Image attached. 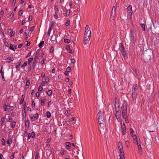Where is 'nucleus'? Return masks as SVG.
<instances>
[{"instance_id": "obj_23", "label": "nucleus", "mask_w": 159, "mask_h": 159, "mask_svg": "<svg viewBox=\"0 0 159 159\" xmlns=\"http://www.w3.org/2000/svg\"><path fill=\"white\" fill-rule=\"evenodd\" d=\"M45 100V98L44 97H43L42 98L41 102L42 106H43L44 104V101Z\"/></svg>"}, {"instance_id": "obj_50", "label": "nucleus", "mask_w": 159, "mask_h": 159, "mask_svg": "<svg viewBox=\"0 0 159 159\" xmlns=\"http://www.w3.org/2000/svg\"><path fill=\"white\" fill-rule=\"evenodd\" d=\"M58 13H55L54 15V17L55 19H57L58 18Z\"/></svg>"}, {"instance_id": "obj_41", "label": "nucleus", "mask_w": 159, "mask_h": 159, "mask_svg": "<svg viewBox=\"0 0 159 159\" xmlns=\"http://www.w3.org/2000/svg\"><path fill=\"white\" fill-rule=\"evenodd\" d=\"M33 58H30L28 59V64L29 65H30V63L31 62V61L33 60Z\"/></svg>"}, {"instance_id": "obj_54", "label": "nucleus", "mask_w": 159, "mask_h": 159, "mask_svg": "<svg viewBox=\"0 0 159 159\" xmlns=\"http://www.w3.org/2000/svg\"><path fill=\"white\" fill-rule=\"evenodd\" d=\"M71 62L72 63H74L75 62V60L74 59L71 58L70 59Z\"/></svg>"}, {"instance_id": "obj_9", "label": "nucleus", "mask_w": 159, "mask_h": 159, "mask_svg": "<svg viewBox=\"0 0 159 159\" xmlns=\"http://www.w3.org/2000/svg\"><path fill=\"white\" fill-rule=\"evenodd\" d=\"M37 52L36 55L34 57V62H33V64L32 65V66L34 69L35 67V66H36V64L37 63V61L38 60V57L36 56L37 54Z\"/></svg>"}, {"instance_id": "obj_5", "label": "nucleus", "mask_w": 159, "mask_h": 159, "mask_svg": "<svg viewBox=\"0 0 159 159\" xmlns=\"http://www.w3.org/2000/svg\"><path fill=\"white\" fill-rule=\"evenodd\" d=\"M136 143L138 145V149L139 150V152L140 154H141L142 153V148L141 146V142L140 139L136 140Z\"/></svg>"}, {"instance_id": "obj_55", "label": "nucleus", "mask_w": 159, "mask_h": 159, "mask_svg": "<svg viewBox=\"0 0 159 159\" xmlns=\"http://www.w3.org/2000/svg\"><path fill=\"white\" fill-rule=\"evenodd\" d=\"M11 107H10V106H9V107H7L5 109L4 111H7V110H8L10 109H11Z\"/></svg>"}, {"instance_id": "obj_26", "label": "nucleus", "mask_w": 159, "mask_h": 159, "mask_svg": "<svg viewBox=\"0 0 159 159\" xmlns=\"http://www.w3.org/2000/svg\"><path fill=\"white\" fill-rule=\"evenodd\" d=\"M30 82L29 80H27L26 83L25 87L27 88L30 85Z\"/></svg>"}, {"instance_id": "obj_32", "label": "nucleus", "mask_w": 159, "mask_h": 159, "mask_svg": "<svg viewBox=\"0 0 159 159\" xmlns=\"http://www.w3.org/2000/svg\"><path fill=\"white\" fill-rule=\"evenodd\" d=\"M122 55H123V56L125 58V59H126L125 57H126V52L125 51H122Z\"/></svg>"}, {"instance_id": "obj_10", "label": "nucleus", "mask_w": 159, "mask_h": 159, "mask_svg": "<svg viewBox=\"0 0 159 159\" xmlns=\"http://www.w3.org/2000/svg\"><path fill=\"white\" fill-rule=\"evenodd\" d=\"M122 132L123 135H124L126 133L125 126L124 123L121 125Z\"/></svg>"}, {"instance_id": "obj_52", "label": "nucleus", "mask_w": 159, "mask_h": 159, "mask_svg": "<svg viewBox=\"0 0 159 159\" xmlns=\"http://www.w3.org/2000/svg\"><path fill=\"white\" fill-rule=\"evenodd\" d=\"M15 152L12 153V155L10 159H14V156L15 155Z\"/></svg>"}, {"instance_id": "obj_11", "label": "nucleus", "mask_w": 159, "mask_h": 159, "mask_svg": "<svg viewBox=\"0 0 159 159\" xmlns=\"http://www.w3.org/2000/svg\"><path fill=\"white\" fill-rule=\"evenodd\" d=\"M127 102L125 101H124L121 107L122 110H123V109H127Z\"/></svg>"}, {"instance_id": "obj_49", "label": "nucleus", "mask_w": 159, "mask_h": 159, "mask_svg": "<svg viewBox=\"0 0 159 159\" xmlns=\"http://www.w3.org/2000/svg\"><path fill=\"white\" fill-rule=\"evenodd\" d=\"M22 12H23L22 10H20L19 12V13H18L19 15L20 16H21L22 14Z\"/></svg>"}, {"instance_id": "obj_6", "label": "nucleus", "mask_w": 159, "mask_h": 159, "mask_svg": "<svg viewBox=\"0 0 159 159\" xmlns=\"http://www.w3.org/2000/svg\"><path fill=\"white\" fill-rule=\"evenodd\" d=\"M91 35V31H87V32H85L84 38H85V39H90Z\"/></svg>"}, {"instance_id": "obj_44", "label": "nucleus", "mask_w": 159, "mask_h": 159, "mask_svg": "<svg viewBox=\"0 0 159 159\" xmlns=\"http://www.w3.org/2000/svg\"><path fill=\"white\" fill-rule=\"evenodd\" d=\"M70 10H67L66 13V16H67V15L69 16V14H70Z\"/></svg>"}, {"instance_id": "obj_15", "label": "nucleus", "mask_w": 159, "mask_h": 159, "mask_svg": "<svg viewBox=\"0 0 159 159\" xmlns=\"http://www.w3.org/2000/svg\"><path fill=\"white\" fill-rule=\"evenodd\" d=\"M90 39H85V38H84V44L86 45L88 44L89 42Z\"/></svg>"}, {"instance_id": "obj_14", "label": "nucleus", "mask_w": 159, "mask_h": 159, "mask_svg": "<svg viewBox=\"0 0 159 159\" xmlns=\"http://www.w3.org/2000/svg\"><path fill=\"white\" fill-rule=\"evenodd\" d=\"M126 113L127 112H122V116L123 118L125 119L127 117Z\"/></svg>"}, {"instance_id": "obj_3", "label": "nucleus", "mask_w": 159, "mask_h": 159, "mask_svg": "<svg viewBox=\"0 0 159 159\" xmlns=\"http://www.w3.org/2000/svg\"><path fill=\"white\" fill-rule=\"evenodd\" d=\"M118 148L120 152V156H121V158H125L123 150V147L122 144L120 142L118 143Z\"/></svg>"}, {"instance_id": "obj_60", "label": "nucleus", "mask_w": 159, "mask_h": 159, "mask_svg": "<svg viewBox=\"0 0 159 159\" xmlns=\"http://www.w3.org/2000/svg\"><path fill=\"white\" fill-rule=\"evenodd\" d=\"M66 50L67 51H68V50H70V46H69V45H68V46H66Z\"/></svg>"}, {"instance_id": "obj_31", "label": "nucleus", "mask_w": 159, "mask_h": 159, "mask_svg": "<svg viewBox=\"0 0 159 159\" xmlns=\"http://www.w3.org/2000/svg\"><path fill=\"white\" fill-rule=\"evenodd\" d=\"M64 42L65 43H69L70 42V40L68 39H64Z\"/></svg>"}, {"instance_id": "obj_18", "label": "nucleus", "mask_w": 159, "mask_h": 159, "mask_svg": "<svg viewBox=\"0 0 159 159\" xmlns=\"http://www.w3.org/2000/svg\"><path fill=\"white\" fill-rule=\"evenodd\" d=\"M29 124H30V121L28 120H27L25 122V128H28L29 127Z\"/></svg>"}, {"instance_id": "obj_16", "label": "nucleus", "mask_w": 159, "mask_h": 159, "mask_svg": "<svg viewBox=\"0 0 159 159\" xmlns=\"http://www.w3.org/2000/svg\"><path fill=\"white\" fill-rule=\"evenodd\" d=\"M145 143L146 145H147L148 146L150 145L151 144L152 142L151 141H149L148 140L146 139L145 140Z\"/></svg>"}, {"instance_id": "obj_21", "label": "nucleus", "mask_w": 159, "mask_h": 159, "mask_svg": "<svg viewBox=\"0 0 159 159\" xmlns=\"http://www.w3.org/2000/svg\"><path fill=\"white\" fill-rule=\"evenodd\" d=\"M35 115H37V116H33L31 117V119L32 120H34V118H35L36 119H38V114L37 113H36Z\"/></svg>"}, {"instance_id": "obj_29", "label": "nucleus", "mask_w": 159, "mask_h": 159, "mask_svg": "<svg viewBox=\"0 0 159 159\" xmlns=\"http://www.w3.org/2000/svg\"><path fill=\"white\" fill-rule=\"evenodd\" d=\"M9 48L11 50H13L14 51H15V50L14 48V46L12 44H11L9 47Z\"/></svg>"}, {"instance_id": "obj_4", "label": "nucleus", "mask_w": 159, "mask_h": 159, "mask_svg": "<svg viewBox=\"0 0 159 159\" xmlns=\"http://www.w3.org/2000/svg\"><path fill=\"white\" fill-rule=\"evenodd\" d=\"M137 89L135 87H134L132 89V97L134 100H135L137 98V92L136 91Z\"/></svg>"}, {"instance_id": "obj_27", "label": "nucleus", "mask_w": 159, "mask_h": 159, "mask_svg": "<svg viewBox=\"0 0 159 159\" xmlns=\"http://www.w3.org/2000/svg\"><path fill=\"white\" fill-rule=\"evenodd\" d=\"M46 116L47 118H49L51 116V113L49 111H47L46 113Z\"/></svg>"}, {"instance_id": "obj_7", "label": "nucleus", "mask_w": 159, "mask_h": 159, "mask_svg": "<svg viewBox=\"0 0 159 159\" xmlns=\"http://www.w3.org/2000/svg\"><path fill=\"white\" fill-rule=\"evenodd\" d=\"M115 107L116 108V106L115 105ZM116 117L117 119V120L118 121H120V112L116 111Z\"/></svg>"}, {"instance_id": "obj_46", "label": "nucleus", "mask_w": 159, "mask_h": 159, "mask_svg": "<svg viewBox=\"0 0 159 159\" xmlns=\"http://www.w3.org/2000/svg\"><path fill=\"white\" fill-rule=\"evenodd\" d=\"M43 90V87L41 85H40L38 89V91H42Z\"/></svg>"}, {"instance_id": "obj_34", "label": "nucleus", "mask_w": 159, "mask_h": 159, "mask_svg": "<svg viewBox=\"0 0 159 159\" xmlns=\"http://www.w3.org/2000/svg\"><path fill=\"white\" fill-rule=\"evenodd\" d=\"M16 124V123L15 122H12L11 123V127L12 128H14L15 127Z\"/></svg>"}, {"instance_id": "obj_42", "label": "nucleus", "mask_w": 159, "mask_h": 159, "mask_svg": "<svg viewBox=\"0 0 159 159\" xmlns=\"http://www.w3.org/2000/svg\"><path fill=\"white\" fill-rule=\"evenodd\" d=\"M50 52L51 53H52L54 51V48L53 46H52L50 49Z\"/></svg>"}, {"instance_id": "obj_30", "label": "nucleus", "mask_w": 159, "mask_h": 159, "mask_svg": "<svg viewBox=\"0 0 159 159\" xmlns=\"http://www.w3.org/2000/svg\"><path fill=\"white\" fill-rule=\"evenodd\" d=\"M52 91L51 90H49L47 92V94H48V95L50 96L52 94Z\"/></svg>"}, {"instance_id": "obj_35", "label": "nucleus", "mask_w": 159, "mask_h": 159, "mask_svg": "<svg viewBox=\"0 0 159 159\" xmlns=\"http://www.w3.org/2000/svg\"><path fill=\"white\" fill-rule=\"evenodd\" d=\"M44 41H42L39 44V48H41L42 46V45L44 44Z\"/></svg>"}, {"instance_id": "obj_61", "label": "nucleus", "mask_w": 159, "mask_h": 159, "mask_svg": "<svg viewBox=\"0 0 159 159\" xmlns=\"http://www.w3.org/2000/svg\"><path fill=\"white\" fill-rule=\"evenodd\" d=\"M70 112L68 110H67L66 111V115H70Z\"/></svg>"}, {"instance_id": "obj_28", "label": "nucleus", "mask_w": 159, "mask_h": 159, "mask_svg": "<svg viewBox=\"0 0 159 159\" xmlns=\"http://www.w3.org/2000/svg\"><path fill=\"white\" fill-rule=\"evenodd\" d=\"M87 31H91L89 26L88 25H86L85 28V32Z\"/></svg>"}, {"instance_id": "obj_64", "label": "nucleus", "mask_w": 159, "mask_h": 159, "mask_svg": "<svg viewBox=\"0 0 159 159\" xmlns=\"http://www.w3.org/2000/svg\"><path fill=\"white\" fill-rule=\"evenodd\" d=\"M32 19V17L31 16H30L28 19V20L29 21H31Z\"/></svg>"}, {"instance_id": "obj_20", "label": "nucleus", "mask_w": 159, "mask_h": 159, "mask_svg": "<svg viewBox=\"0 0 159 159\" xmlns=\"http://www.w3.org/2000/svg\"><path fill=\"white\" fill-rule=\"evenodd\" d=\"M54 9L55 10V13L60 14V11L57 7L55 6Z\"/></svg>"}, {"instance_id": "obj_53", "label": "nucleus", "mask_w": 159, "mask_h": 159, "mask_svg": "<svg viewBox=\"0 0 159 159\" xmlns=\"http://www.w3.org/2000/svg\"><path fill=\"white\" fill-rule=\"evenodd\" d=\"M45 80V82L46 83H48V82H49V79L48 77L46 78Z\"/></svg>"}, {"instance_id": "obj_43", "label": "nucleus", "mask_w": 159, "mask_h": 159, "mask_svg": "<svg viewBox=\"0 0 159 159\" xmlns=\"http://www.w3.org/2000/svg\"><path fill=\"white\" fill-rule=\"evenodd\" d=\"M71 70V68L70 67H68L66 69V71L69 72Z\"/></svg>"}, {"instance_id": "obj_12", "label": "nucleus", "mask_w": 159, "mask_h": 159, "mask_svg": "<svg viewBox=\"0 0 159 159\" xmlns=\"http://www.w3.org/2000/svg\"><path fill=\"white\" fill-rule=\"evenodd\" d=\"M131 32V35H130V38L131 39H133L134 37V35L135 34V32L134 30H130Z\"/></svg>"}, {"instance_id": "obj_48", "label": "nucleus", "mask_w": 159, "mask_h": 159, "mask_svg": "<svg viewBox=\"0 0 159 159\" xmlns=\"http://www.w3.org/2000/svg\"><path fill=\"white\" fill-rule=\"evenodd\" d=\"M32 107L33 108H35V103L34 101L32 102Z\"/></svg>"}, {"instance_id": "obj_24", "label": "nucleus", "mask_w": 159, "mask_h": 159, "mask_svg": "<svg viewBox=\"0 0 159 159\" xmlns=\"http://www.w3.org/2000/svg\"><path fill=\"white\" fill-rule=\"evenodd\" d=\"M25 98V96L24 95H23L22 96L21 100L20 102V104H21L23 102Z\"/></svg>"}, {"instance_id": "obj_38", "label": "nucleus", "mask_w": 159, "mask_h": 159, "mask_svg": "<svg viewBox=\"0 0 159 159\" xmlns=\"http://www.w3.org/2000/svg\"><path fill=\"white\" fill-rule=\"evenodd\" d=\"M53 22H52V23L51 26L50 27V28H49V29L50 30H52V29L53 28Z\"/></svg>"}, {"instance_id": "obj_37", "label": "nucleus", "mask_w": 159, "mask_h": 159, "mask_svg": "<svg viewBox=\"0 0 159 159\" xmlns=\"http://www.w3.org/2000/svg\"><path fill=\"white\" fill-rule=\"evenodd\" d=\"M0 73H1V75L2 77V78L3 79V80H5V79H4V73H3V72L2 71V69L1 70Z\"/></svg>"}, {"instance_id": "obj_63", "label": "nucleus", "mask_w": 159, "mask_h": 159, "mask_svg": "<svg viewBox=\"0 0 159 159\" xmlns=\"http://www.w3.org/2000/svg\"><path fill=\"white\" fill-rule=\"evenodd\" d=\"M19 157L20 159H23L24 157L22 155H20L19 156Z\"/></svg>"}, {"instance_id": "obj_1", "label": "nucleus", "mask_w": 159, "mask_h": 159, "mask_svg": "<svg viewBox=\"0 0 159 159\" xmlns=\"http://www.w3.org/2000/svg\"><path fill=\"white\" fill-rule=\"evenodd\" d=\"M141 56L144 60H150L153 57L152 51L150 49L146 50L141 55Z\"/></svg>"}, {"instance_id": "obj_25", "label": "nucleus", "mask_w": 159, "mask_h": 159, "mask_svg": "<svg viewBox=\"0 0 159 159\" xmlns=\"http://www.w3.org/2000/svg\"><path fill=\"white\" fill-rule=\"evenodd\" d=\"M56 35H52V36L51 40L52 41H55V40H56Z\"/></svg>"}, {"instance_id": "obj_36", "label": "nucleus", "mask_w": 159, "mask_h": 159, "mask_svg": "<svg viewBox=\"0 0 159 159\" xmlns=\"http://www.w3.org/2000/svg\"><path fill=\"white\" fill-rule=\"evenodd\" d=\"M70 25V20H68L66 22V25L67 26H68Z\"/></svg>"}, {"instance_id": "obj_19", "label": "nucleus", "mask_w": 159, "mask_h": 159, "mask_svg": "<svg viewBox=\"0 0 159 159\" xmlns=\"http://www.w3.org/2000/svg\"><path fill=\"white\" fill-rule=\"evenodd\" d=\"M24 112H23V118H25V119L26 118V111H25V107H24Z\"/></svg>"}, {"instance_id": "obj_22", "label": "nucleus", "mask_w": 159, "mask_h": 159, "mask_svg": "<svg viewBox=\"0 0 159 159\" xmlns=\"http://www.w3.org/2000/svg\"><path fill=\"white\" fill-rule=\"evenodd\" d=\"M66 143V146H67V148L66 149L68 150L70 149V143L69 142H67Z\"/></svg>"}, {"instance_id": "obj_58", "label": "nucleus", "mask_w": 159, "mask_h": 159, "mask_svg": "<svg viewBox=\"0 0 159 159\" xmlns=\"http://www.w3.org/2000/svg\"><path fill=\"white\" fill-rule=\"evenodd\" d=\"M14 16V13H11L9 16V18H10V17H13Z\"/></svg>"}, {"instance_id": "obj_33", "label": "nucleus", "mask_w": 159, "mask_h": 159, "mask_svg": "<svg viewBox=\"0 0 159 159\" xmlns=\"http://www.w3.org/2000/svg\"><path fill=\"white\" fill-rule=\"evenodd\" d=\"M8 30L9 31H11V36H13L14 34H15V33L14 32H12V30L10 29Z\"/></svg>"}, {"instance_id": "obj_45", "label": "nucleus", "mask_w": 159, "mask_h": 159, "mask_svg": "<svg viewBox=\"0 0 159 159\" xmlns=\"http://www.w3.org/2000/svg\"><path fill=\"white\" fill-rule=\"evenodd\" d=\"M141 27L143 29V30L145 31V25L144 24H141Z\"/></svg>"}, {"instance_id": "obj_47", "label": "nucleus", "mask_w": 159, "mask_h": 159, "mask_svg": "<svg viewBox=\"0 0 159 159\" xmlns=\"http://www.w3.org/2000/svg\"><path fill=\"white\" fill-rule=\"evenodd\" d=\"M35 133L34 132H33L31 133V137L32 138H34L35 136Z\"/></svg>"}, {"instance_id": "obj_56", "label": "nucleus", "mask_w": 159, "mask_h": 159, "mask_svg": "<svg viewBox=\"0 0 159 159\" xmlns=\"http://www.w3.org/2000/svg\"><path fill=\"white\" fill-rule=\"evenodd\" d=\"M39 155V153L37 152L35 155V159H37L38 158Z\"/></svg>"}, {"instance_id": "obj_8", "label": "nucleus", "mask_w": 159, "mask_h": 159, "mask_svg": "<svg viewBox=\"0 0 159 159\" xmlns=\"http://www.w3.org/2000/svg\"><path fill=\"white\" fill-rule=\"evenodd\" d=\"M132 7L131 5L129 6L127 8L128 12L129 15L131 16L132 15Z\"/></svg>"}, {"instance_id": "obj_40", "label": "nucleus", "mask_w": 159, "mask_h": 159, "mask_svg": "<svg viewBox=\"0 0 159 159\" xmlns=\"http://www.w3.org/2000/svg\"><path fill=\"white\" fill-rule=\"evenodd\" d=\"M2 144V145H4L5 144V141L4 139L2 138L1 140Z\"/></svg>"}, {"instance_id": "obj_57", "label": "nucleus", "mask_w": 159, "mask_h": 159, "mask_svg": "<svg viewBox=\"0 0 159 159\" xmlns=\"http://www.w3.org/2000/svg\"><path fill=\"white\" fill-rule=\"evenodd\" d=\"M41 76L43 78L45 77V74L43 72L41 74Z\"/></svg>"}, {"instance_id": "obj_13", "label": "nucleus", "mask_w": 159, "mask_h": 159, "mask_svg": "<svg viewBox=\"0 0 159 159\" xmlns=\"http://www.w3.org/2000/svg\"><path fill=\"white\" fill-rule=\"evenodd\" d=\"M116 8L115 7V6H113L111 11V16H112V15H113V16H114L115 15L116 13Z\"/></svg>"}, {"instance_id": "obj_62", "label": "nucleus", "mask_w": 159, "mask_h": 159, "mask_svg": "<svg viewBox=\"0 0 159 159\" xmlns=\"http://www.w3.org/2000/svg\"><path fill=\"white\" fill-rule=\"evenodd\" d=\"M27 137L29 139H30L31 137V134L30 133H28L27 134Z\"/></svg>"}, {"instance_id": "obj_17", "label": "nucleus", "mask_w": 159, "mask_h": 159, "mask_svg": "<svg viewBox=\"0 0 159 159\" xmlns=\"http://www.w3.org/2000/svg\"><path fill=\"white\" fill-rule=\"evenodd\" d=\"M131 134V136H132V138H133V139L134 140V141H136V140L137 139H138L137 138V137L135 135H134L133 134V133L132 134Z\"/></svg>"}, {"instance_id": "obj_51", "label": "nucleus", "mask_w": 159, "mask_h": 159, "mask_svg": "<svg viewBox=\"0 0 159 159\" xmlns=\"http://www.w3.org/2000/svg\"><path fill=\"white\" fill-rule=\"evenodd\" d=\"M7 59L8 60H9V61H7V63H9L10 61H13V60H12L11 59V58H10V57H8Z\"/></svg>"}, {"instance_id": "obj_39", "label": "nucleus", "mask_w": 159, "mask_h": 159, "mask_svg": "<svg viewBox=\"0 0 159 159\" xmlns=\"http://www.w3.org/2000/svg\"><path fill=\"white\" fill-rule=\"evenodd\" d=\"M27 64V62L25 61L21 66L22 67H24Z\"/></svg>"}, {"instance_id": "obj_59", "label": "nucleus", "mask_w": 159, "mask_h": 159, "mask_svg": "<svg viewBox=\"0 0 159 159\" xmlns=\"http://www.w3.org/2000/svg\"><path fill=\"white\" fill-rule=\"evenodd\" d=\"M10 141L11 142V139H9L8 140L7 142V143L8 144H10Z\"/></svg>"}, {"instance_id": "obj_2", "label": "nucleus", "mask_w": 159, "mask_h": 159, "mask_svg": "<svg viewBox=\"0 0 159 159\" xmlns=\"http://www.w3.org/2000/svg\"><path fill=\"white\" fill-rule=\"evenodd\" d=\"M97 117L100 126H104L106 124V122L103 113L100 111L97 114Z\"/></svg>"}]
</instances>
